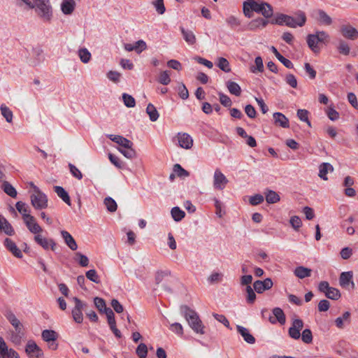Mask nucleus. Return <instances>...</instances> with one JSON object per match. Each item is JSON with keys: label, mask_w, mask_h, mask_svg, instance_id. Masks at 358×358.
I'll return each mask as SVG.
<instances>
[{"label": "nucleus", "mask_w": 358, "mask_h": 358, "mask_svg": "<svg viewBox=\"0 0 358 358\" xmlns=\"http://www.w3.org/2000/svg\"><path fill=\"white\" fill-rule=\"evenodd\" d=\"M29 8L33 9L43 22H49L53 17V9L50 0H20Z\"/></svg>", "instance_id": "1"}, {"label": "nucleus", "mask_w": 358, "mask_h": 358, "mask_svg": "<svg viewBox=\"0 0 358 358\" xmlns=\"http://www.w3.org/2000/svg\"><path fill=\"white\" fill-rule=\"evenodd\" d=\"M251 11L261 13L265 18H269L273 15L272 6L264 1H255V0H247L243 3V13L245 16L250 17Z\"/></svg>", "instance_id": "2"}, {"label": "nucleus", "mask_w": 358, "mask_h": 358, "mask_svg": "<svg viewBox=\"0 0 358 358\" xmlns=\"http://www.w3.org/2000/svg\"><path fill=\"white\" fill-rule=\"evenodd\" d=\"M296 17L295 18L285 14H279L272 23L278 25L285 24L292 28H296L297 26L303 27L306 22L305 13L299 10L296 13Z\"/></svg>", "instance_id": "3"}, {"label": "nucleus", "mask_w": 358, "mask_h": 358, "mask_svg": "<svg viewBox=\"0 0 358 358\" xmlns=\"http://www.w3.org/2000/svg\"><path fill=\"white\" fill-rule=\"evenodd\" d=\"M181 311L184 313V316L187 321L189 327L196 334H204L205 327L202 321L200 320L198 314L187 306L181 307Z\"/></svg>", "instance_id": "4"}, {"label": "nucleus", "mask_w": 358, "mask_h": 358, "mask_svg": "<svg viewBox=\"0 0 358 358\" xmlns=\"http://www.w3.org/2000/svg\"><path fill=\"white\" fill-rule=\"evenodd\" d=\"M329 38V34L324 31H317L315 34H308L306 42L309 48L315 53L320 51V43H325Z\"/></svg>", "instance_id": "5"}, {"label": "nucleus", "mask_w": 358, "mask_h": 358, "mask_svg": "<svg viewBox=\"0 0 358 358\" xmlns=\"http://www.w3.org/2000/svg\"><path fill=\"white\" fill-rule=\"evenodd\" d=\"M34 193L31 195V203L36 210L45 209L48 207V197L38 187L34 186Z\"/></svg>", "instance_id": "6"}, {"label": "nucleus", "mask_w": 358, "mask_h": 358, "mask_svg": "<svg viewBox=\"0 0 358 358\" xmlns=\"http://www.w3.org/2000/svg\"><path fill=\"white\" fill-rule=\"evenodd\" d=\"M75 306L71 310L72 317L75 322L80 324L83 321V310L87 306V304L77 297L73 299Z\"/></svg>", "instance_id": "7"}, {"label": "nucleus", "mask_w": 358, "mask_h": 358, "mask_svg": "<svg viewBox=\"0 0 358 358\" xmlns=\"http://www.w3.org/2000/svg\"><path fill=\"white\" fill-rule=\"evenodd\" d=\"M25 352L29 358H43V352L35 341L29 340L25 347Z\"/></svg>", "instance_id": "8"}, {"label": "nucleus", "mask_w": 358, "mask_h": 358, "mask_svg": "<svg viewBox=\"0 0 358 358\" xmlns=\"http://www.w3.org/2000/svg\"><path fill=\"white\" fill-rule=\"evenodd\" d=\"M303 327V322L301 319L294 318L292 321L291 327L288 329V335L290 338L298 340L301 337V331Z\"/></svg>", "instance_id": "9"}, {"label": "nucleus", "mask_w": 358, "mask_h": 358, "mask_svg": "<svg viewBox=\"0 0 358 358\" xmlns=\"http://www.w3.org/2000/svg\"><path fill=\"white\" fill-rule=\"evenodd\" d=\"M229 182L227 177L219 169L215 170L213 174V187L215 189L223 190Z\"/></svg>", "instance_id": "10"}, {"label": "nucleus", "mask_w": 358, "mask_h": 358, "mask_svg": "<svg viewBox=\"0 0 358 358\" xmlns=\"http://www.w3.org/2000/svg\"><path fill=\"white\" fill-rule=\"evenodd\" d=\"M352 271L342 272L339 278L340 285L348 290L355 289V285L352 281Z\"/></svg>", "instance_id": "11"}, {"label": "nucleus", "mask_w": 358, "mask_h": 358, "mask_svg": "<svg viewBox=\"0 0 358 358\" xmlns=\"http://www.w3.org/2000/svg\"><path fill=\"white\" fill-rule=\"evenodd\" d=\"M340 31L342 36L348 39L354 41L358 38V31L350 24H343L341 27Z\"/></svg>", "instance_id": "12"}, {"label": "nucleus", "mask_w": 358, "mask_h": 358, "mask_svg": "<svg viewBox=\"0 0 358 358\" xmlns=\"http://www.w3.org/2000/svg\"><path fill=\"white\" fill-rule=\"evenodd\" d=\"M177 138L179 146L182 148L189 150L193 145V139L190 135L187 133H178Z\"/></svg>", "instance_id": "13"}, {"label": "nucleus", "mask_w": 358, "mask_h": 358, "mask_svg": "<svg viewBox=\"0 0 358 358\" xmlns=\"http://www.w3.org/2000/svg\"><path fill=\"white\" fill-rule=\"evenodd\" d=\"M272 286L273 281L271 278H266L264 280H256L253 284L255 290L259 294L271 289Z\"/></svg>", "instance_id": "14"}, {"label": "nucleus", "mask_w": 358, "mask_h": 358, "mask_svg": "<svg viewBox=\"0 0 358 358\" xmlns=\"http://www.w3.org/2000/svg\"><path fill=\"white\" fill-rule=\"evenodd\" d=\"M27 219L24 222L30 232L36 234L43 231L40 225L36 222L35 217L32 215L26 216Z\"/></svg>", "instance_id": "15"}, {"label": "nucleus", "mask_w": 358, "mask_h": 358, "mask_svg": "<svg viewBox=\"0 0 358 358\" xmlns=\"http://www.w3.org/2000/svg\"><path fill=\"white\" fill-rule=\"evenodd\" d=\"M107 137L112 141L120 145V148H129L130 146H133V143L131 141L122 136L108 134Z\"/></svg>", "instance_id": "16"}, {"label": "nucleus", "mask_w": 358, "mask_h": 358, "mask_svg": "<svg viewBox=\"0 0 358 358\" xmlns=\"http://www.w3.org/2000/svg\"><path fill=\"white\" fill-rule=\"evenodd\" d=\"M35 241L45 250H48L50 247L55 250V243L52 239L43 238L41 235L37 234L34 236Z\"/></svg>", "instance_id": "17"}, {"label": "nucleus", "mask_w": 358, "mask_h": 358, "mask_svg": "<svg viewBox=\"0 0 358 358\" xmlns=\"http://www.w3.org/2000/svg\"><path fill=\"white\" fill-rule=\"evenodd\" d=\"M272 311L275 319L273 318V317H270V322L272 324H275L276 321H278L280 324H284L286 321V317L283 310L280 308L276 307L274 308Z\"/></svg>", "instance_id": "18"}, {"label": "nucleus", "mask_w": 358, "mask_h": 358, "mask_svg": "<svg viewBox=\"0 0 358 358\" xmlns=\"http://www.w3.org/2000/svg\"><path fill=\"white\" fill-rule=\"evenodd\" d=\"M237 331L241 335L244 341L249 344L255 343V338L250 333V331L241 325H236Z\"/></svg>", "instance_id": "19"}, {"label": "nucleus", "mask_w": 358, "mask_h": 358, "mask_svg": "<svg viewBox=\"0 0 358 358\" xmlns=\"http://www.w3.org/2000/svg\"><path fill=\"white\" fill-rule=\"evenodd\" d=\"M4 245L15 257L17 258L22 257L21 250L11 239L6 238L4 241Z\"/></svg>", "instance_id": "20"}, {"label": "nucleus", "mask_w": 358, "mask_h": 358, "mask_svg": "<svg viewBox=\"0 0 358 358\" xmlns=\"http://www.w3.org/2000/svg\"><path fill=\"white\" fill-rule=\"evenodd\" d=\"M0 232H3L8 236L14 234V229L8 221L0 215Z\"/></svg>", "instance_id": "21"}, {"label": "nucleus", "mask_w": 358, "mask_h": 358, "mask_svg": "<svg viewBox=\"0 0 358 358\" xmlns=\"http://www.w3.org/2000/svg\"><path fill=\"white\" fill-rule=\"evenodd\" d=\"M76 5L74 0H63L61 3V10L64 15H71L74 11Z\"/></svg>", "instance_id": "22"}, {"label": "nucleus", "mask_w": 358, "mask_h": 358, "mask_svg": "<svg viewBox=\"0 0 358 358\" xmlns=\"http://www.w3.org/2000/svg\"><path fill=\"white\" fill-rule=\"evenodd\" d=\"M6 319L9 321V322L12 324V326L15 328V331H23V325L20 322V321L16 317L15 314L8 311L6 314Z\"/></svg>", "instance_id": "23"}, {"label": "nucleus", "mask_w": 358, "mask_h": 358, "mask_svg": "<svg viewBox=\"0 0 358 358\" xmlns=\"http://www.w3.org/2000/svg\"><path fill=\"white\" fill-rule=\"evenodd\" d=\"M268 23L267 20H265L262 17H258L252 20L248 25V29L249 30H256L257 29L264 28Z\"/></svg>", "instance_id": "24"}, {"label": "nucleus", "mask_w": 358, "mask_h": 358, "mask_svg": "<svg viewBox=\"0 0 358 358\" xmlns=\"http://www.w3.org/2000/svg\"><path fill=\"white\" fill-rule=\"evenodd\" d=\"M62 237L63 238L65 243L72 250H76L78 248L77 243L73 236L66 231L62 230L61 231Z\"/></svg>", "instance_id": "25"}, {"label": "nucleus", "mask_w": 358, "mask_h": 358, "mask_svg": "<svg viewBox=\"0 0 358 358\" xmlns=\"http://www.w3.org/2000/svg\"><path fill=\"white\" fill-rule=\"evenodd\" d=\"M317 20L323 25L329 26L332 24L333 20L331 17L323 10L319 9L317 10Z\"/></svg>", "instance_id": "26"}, {"label": "nucleus", "mask_w": 358, "mask_h": 358, "mask_svg": "<svg viewBox=\"0 0 358 358\" xmlns=\"http://www.w3.org/2000/svg\"><path fill=\"white\" fill-rule=\"evenodd\" d=\"M334 171L333 166L327 162L322 163L319 166V177L324 180H327L328 178L327 174L328 172H332Z\"/></svg>", "instance_id": "27"}, {"label": "nucleus", "mask_w": 358, "mask_h": 358, "mask_svg": "<svg viewBox=\"0 0 358 358\" xmlns=\"http://www.w3.org/2000/svg\"><path fill=\"white\" fill-rule=\"evenodd\" d=\"M41 337L45 342H55L58 338V334L51 329H45L41 333Z\"/></svg>", "instance_id": "28"}, {"label": "nucleus", "mask_w": 358, "mask_h": 358, "mask_svg": "<svg viewBox=\"0 0 358 358\" xmlns=\"http://www.w3.org/2000/svg\"><path fill=\"white\" fill-rule=\"evenodd\" d=\"M273 119L275 123L282 128H288L289 127L288 119L281 113H273Z\"/></svg>", "instance_id": "29"}, {"label": "nucleus", "mask_w": 358, "mask_h": 358, "mask_svg": "<svg viewBox=\"0 0 358 358\" xmlns=\"http://www.w3.org/2000/svg\"><path fill=\"white\" fill-rule=\"evenodd\" d=\"M54 190L57 196L62 199L68 206H71V199L68 192L61 186H55Z\"/></svg>", "instance_id": "30"}, {"label": "nucleus", "mask_w": 358, "mask_h": 358, "mask_svg": "<svg viewBox=\"0 0 358 358\" xmlns=\"http://www.w3.org/2000/svg\"><path fill=\"white\" fill-rule=\"evenodd\" d=\"M312 270L310 268L304 267L303 266H297L294 271V274L300 279L310 277L311 275Z\"/></svg>", "instance_id": "31"}, {"label": "nucleus", "mask_w": 358, "mask_h": 358, "mask_svg": "<svg viewBox=\"0 0 358 358\" xmlns=\"http://www.w3.org/2000/svg\"><path fill=\"white\" fill-rule=\"evenodd\" d=\"M24 336V332L23 331H12L10 333V341L15 345H20L22 343V340Z\"/></svg>", "instance_id": "32"}, {"label": "nucleus", "mask_w": 358, "mask_h": 358, "mask_svg": "<svg viewBox=\"0 0 358 358\" xmlns=\"http://www.w3.org/2000/svg\"><path fill=\"white\" fill-rule=\"evenodd\" d=\"M180 31L182 34L184 40L189 44V45H194L196 43V36L194 34L190 31L185 29L183 27H180Z\"/></svg>", "instance_id": "33"}, {"label": "nucleus", "mask_w": 358, "mask_h": 358, "mask_svg": "<svg viewBox=\"0 0 358 358\" xmlns=\"http://www.w3.org/2000/svg\"><path fill=\"white\" fill-rule=\"evenodd\" d=\"M1 189L3 192L12 198L17 196V191L15 187L8 181H2Z\"/></svg>", "instance_id": "34"}, {"label": "nucleus", "mask_w": 358, "mask_h": 358, "mask_svg": "<svg viewBox=\"0 0 358 358\" xmlns=\"http://www.w3.org/2000/svg\"><path fill=\"white\" fill-rule=\"evenodd\" d=\"M350 313L348 311L345 312L341 317H338L335 320V324L338 329L345 327V322L350 323Z\"/></svg>", "instance_id": "35"}, {"label": "nucleus", "mask_w": 358, "mask_h": 358, "mask_svg": "<svg viewBox=\"0 0 358 358\" xmlns=\"http://www.w3.org/2000/svg\"><path fill=\"white\" fill-rule=\"evenodd\" d=\"M266 201L268 203H275L280 201L278 194L273 190L267 189L265 192Z\"/></svg>", "instance_id": "36"}, {"label": "nucleus", "mask_w": 358, "mask_h": 358, "mask_svg": "<svg viewBox=\"0 0 358 358\" xmlns=\"http://www.w3.org/2000/svg\"><path fill=\"white\" fill-rule=\"evenodd\" d=\"M337 50L338 52L343 55H348L350 52V48L348 42L343 39H340L338 43Z\"/></svg>", "instance_id": "37"}, {"label": "nucleus", "mask_w": 358, "mask_h": 358, "mask_svg": "<svg viewBox=\"0 0 358 358\" xmlns=\"http://www.w3.org/2000/svg\"><path fill=\"white\" fill-rule=\"evenodd\" d=\"M146 113L149 115L150 120L152 122H155L159 118V113L155 106L152 103H148L146 108Z\"/></svg>", "instance_id": "38"}, {"label": "nucleus", "mask_w": 358, "mask_h": 358, "mask_svg": "<svg viewBox=\"0 0 358 358\" xmlns=\"http://www.w3.org/2000/svg\"><path fill=\"white\" fill-rule=\"evenodd\" d=\"M227 87L229 92L237 96L241 95V89L239 85L234 81H228L227 83Z\"/></svg>", "instance_id": "39"}, {"label": "nucleus", "mask_w": 358, "mask_h": 358, "mask_svg": "<svg viewBox=\"0 0 358 358\" xmlns=\"http://www.w3.org/2000/svg\"><path fill=\"white\" fill-rule=\"evenodd\" d=\"M0 110L2 116L6 119V122L11 123L13 121V115L10 109L5 104H1L0 106Z\"/></svg>", "instance_id": "40"}, {"label": "nucleus", "mask_w": 358, "mask_h": 358, "mask_svg": "<svg viewBox=\"0 0 358 358\" xmlns=\"http://www.w3.org/2000/svg\"><path fill=\"white\" fill-rule=\"evenodd\" d=\"M15 206L17 211L22 215L23 220L27 219L26 216H31L29 214L30 210L24 203L22 201H17Z\"/></svg>", "instance_id": "41"}, {"label": "nucleus", "mask_w": 358, "mask_h": 358, "mask_svg": "<svg viewBox=\"0 0 358 358\" xmlns=\"http://www.w3.org/2000/svg\"><path fill=\"white\" fill-rule=\"evenodd\" d=\"M94 305L101 313H106V310L110 309L106 307L105 301L99 297H95L94 299Z\"/></svg>", "instance_id": "42"}, {"label": "nucleus", "mask_w": 358, "mask_h": 358, "mask_svg": "<svg viewBox=\"0 0 358 358\" xmlns=\"http://www.w3.org/2000/svg\"><path fill=\"white\" fill-rule=\"evenodd\" d=\"M78 56L81 62L84 64L88 63L90 61L92 57L91 53L85 48H80L78 50Z\"/></svg>", "instance_id": "43"}, {"label": "nucleus", "mask_w": 358, "mask_h": 358, "mask_svg": "<svg viewBox=\"0 0 358 358\" xmlns=\"http://www.w3.org/2000/svg\"><path fill=\"white\" fill-rule=\"evenodd\" d=\"M171 213L173 219L176 222L182 220V219L185 215V213L183 210H182L179 207H173L171 209Z\"/></svg>", "instance_id": "44"}, {"label": "nucleus", "mask_w": 358, "mask_h": 358, "mask_svg": "<svg viewBox=\"0 0 358 358\" xmlns=\"http://www.w3.org/2000/svg\"><path fill=\"white\" fill-rule=\"evenodd\" d=\"M217 66L223 71L228 73L231 71L229 62L224 57H219L217 59Z\"/></svg>", "instance_id": "45"}, {"label": "nucleus", "mask_w": 358, "mask_h": 358, "mask_svg": "<svg viewBox=\"0 0 358 358\" xmlns=\"http://www.w3.org/2000/svg\"><path fill=\"white\" fill-rule=\"evenodd\" d=\"M0 358H20L19 354L12 348H8L6 346V350L0 355Z\"/></svg>", "instance_id": "46"}, {"label": "nucleus", "mask_w": 358, "mask_h": 358, "mask_svg": "<svg viewBox=\"0 0 358 358\" xmlns=\"http://www.w3.org/2000/svg\"><path fill=\"white\" fill-rule=\"evenodd\" d=\"M103 203L109 212L113 213L116 211L117 206L115 201L113 199L109 196L106 197L104 199Z\"/></svg>", "instance_id": "47"}, {"label": "nucleus", "mask_w": 358, "mask_h": 358, "mask_svg": "<svg viewBox=\"0 0 358 358\" xmlns=\"http://www.w3.org/2000/svg\"><path fill=\"white\" fill-rule=\"evenodd\" d=\"M308 114L309 112L306 109H299L297 110V117L299 119L304 122H306L308 125L310 127L311 123L308 120Z\"/></svg>", "instance_id": "48"}, {"label": "nucleus", "mask_w": 358, "mask_h": 358, "mask_svg": "<svg viewBox=\"0 0 358 358\" xmlns=\"http://www.w3.org/2000/svg\"><path fill=\"white\" fill-rule=\"evenodd\" d=\"M173 171L178 177L180 178H185L189 176V173L178 164L173 166Z\"/></svg>", "instance_id": "49"}, {"label": "nucleus", "mask_w": 358, "mask_h": 358, "mask_svg": "<svg viewBox=\"0 0 358 358\" xmlns=\"http://www.w3.org/2000/svg\"><path fill=\"white\" fill-rule=\"evenodd\" d=\"M118 150L128 159H133L136 155V151L133 149L132 146H130L129 148H118Z\"/></svg>", "instance_id": "50"}, {"label": "nucleus", "mask_w": 358, "mask_h": 358, "mask_svg": "<svg viewBox=\"0 0 358 358\" xmlns=\"http://www.w3.org/2000/svg\"><path fill=\"white\" fill-rule=\"evenodd\" d=\"M136 353L139 358H145L148 355V348L145 343H140L136 349Z\"/></svg>", "instance_id": "51"}, {"label": "nucleus", "mask_w": 358, "mask_h": 358, "mask_svg": "<svg viewBox=\"0 0 358 358\" xmlns=\"http://www.w3.org/2000/svg\"><path fill=\"white\" fill-rule=\"evenodd\" d=\"M301 340L303 343L306 344L311 343L313 341V334L312 331L309 329H306L302 331Z\"/></svg>", "instance_id": "52"}, {"label": "nucleus", "mask_w": 358, "mask_h": 358, "mask_svg": "<svg viewBox=\"0 0 358 358\" xmlns=\"http://www.w3.org/2000/svg\"><path fill=\"white\" fill-rule=\"evenodd\" d=\"M86 277L88 280H91L93 282H95L96 284H99L100 282V278L98 275L96 270L91 269L86 272L85 273Z\"/></svg>", "instance_id": "53"}, {"label": "nucleus", "mask_w": 358, "mask_h": 358, "mask_svg": "<svg viewBox=\"0 0 358 358\" xmlns=\"http://www.w3.org/2000/svg\"><path fill=\"white\" fill-rule=\"evenodd\" d=\"M122 99L124 105L128 108H133L136 105L134 98L128 94L124 93L122 94Z\"/></svg>", "instance_id": "54"}, {"label": "nucleus", "mask_w": 358, "mask_h": 358, "mask_svg": "<svg viewBox=\"0 0 358 358\" xmlns=\"http://www.w3.org/2000/svg\"><path fill=\"white\" fill-rule=\"evenodd\" d=\"M328 299H332V300H338L341 297V292L340 291L334 287H331L330 289L327 293H326L325 295Z\"/></svg>", "instance_id": "55"}, {"label": "nucleus", "mask_w": 358, "mask_h": 358, "mask_svg": "<svg viewBox=\"0 0 358 358\" xmlns=\"http://www.w3.org/2000/svg\"><path fill=\"white\" fill-rule=\"evenodd\" d=\"M159 83L164 85H167L171 83L170 75L167 71H164L160 73L159 79Z\"/></svg>", "instance_id": "56"}, {"label": "nucleus", "mask_w": 358, "mask_h": 358, "mask_svg": "<svg viewBox=\"0 0 358 358\" xmlns=\"http://www.w3.org/2000/svg\"><path fill=\"white\" fill-rule=\"evenodd\" d=\"M223 274L222 273L214 272L208 278V281L210 284L217 283L222 280Z\"/></svg>", "instance_id": "57"}, {"label": "nucleus", "mask_w": 358, "mask_h": 358, "mask_svg": "<svg viewBox=\"0 0 358 358\" xmlns=\"http://www.w3.org/2000/svg\"><path fill=\"white\" fill-rule=\"evenodd\" d=\"M215 207L216 209L215 213L219 217H222L225 215V211L222 209L223 204L217 199L214 198Z\"/></svg>", "instance_id": "58"}, {"label": "nucleus", "mask_w": 358, "mask_h": 358, "mask_svg": "<svg viewBox=\"0 0 358 358\" xmlns=\"http://www.w3.org/2000/svg\"><path fill=\"white\" fill-rule=\"evenodd\" d=\"M246 300L248 303H253L256 299V294L251 286L246 287Z\"/></svg>", "instance_id": "59"}, {"label": "nucleus", "mask_w": 358, "mask_h": 358, "mask_svg": "<svg viewBox=\"0 0 358 358\" xmlns=\"http://www.w3.org/2000/svg\"><path fill=\"white\" fill-rule=\"evenodd\" d=\"M35 55L36 56V59L30 60L29 64L32 66H35L38 65L43 60V57L42 55V50H37L34 52Z\"/></svg>", "instance_id": "60"}, {"label": "nucleus", "mask_w": 358, "mask_h": 358, "mask_svg": "<svg viewBox=\"0 0 358 358\" xmlns=\"http://www.w3.org/2000/svg\"><path fill=\"white\" fill-rule=\"evenodd\" d=\"M106 76L110 81L118 83L121 78V73L116 71H109L107 73Z\"/></svg>", "instance_id": "61"}, {"label": "nucleus", "mask_w": 358, "mask_h": 358, "mask_svg": "<svg viewBox=\"0 0 358 358\" xmlns=\"http://www.w3.org/2000/svg\"><path fill=\"white\" fill-rule=\"evenodd\" d=\"M69 170L71 173L73 177L78 180H81L83 178V174L73 164H69Z\"/></svg>", "instance_id": "62"}, {"label": "nucleus", "mask_w": 358, "mask_h": 358, "mask_svg": "<svg viewBox=\"0 0 358 358\" xmlns=\"http://www.w3.org/2000/svg\"><path fill=\"white\" fill-rule=\"evenodd\" d=\"M264 201V196L262 194H257L250 197L249 202L252 206H257Z\"/></svg>", "instance_id": "63"}, {"label": "nucleus", "mask_w": 358, "mask_h": 358, "mask_svg": "<svg viewBox=\"0 0 358 358\" xmlns=\"http://www.w3.org/2000/svg\"><path fill=\"white\" fill-rule=\"evenodd\" d=\"M226 22L231 28H235L241 24L240 20L234 15H230L226 19Z\"/></svg>", "instance_id": "64"}]
</instances>
